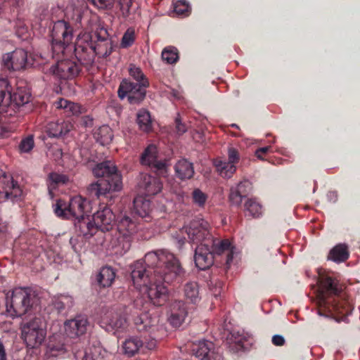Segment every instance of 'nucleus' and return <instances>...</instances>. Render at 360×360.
<instances>
[{
	"label": "nucleus",
	"instance_id": "obj_1",
	"mask_svg": "<svg viewBox=\"0 0 360 360\" xmlns=\"http://www.w3.org/2000/svg\"><path fill=\"white\" fill-rule=\"evenodd\" d=\"M131 269L136 288L144 287L150 302L157 307L169 300L168 289L164 283H172L183 271L178 259L167 250L147 252L144 261L135 262Z\"/></svg>",
	"mask_w": 360,
	"mask_h": 360
},
{
	"label": "nucleus",
	"instance_id": "obj_2",
	"mask_svg": "<svg viewBox=\"0 0 360 360\" xmlns=\"http://www.w3.org/2000/svg\"><path fill=\"white\" fill-rule=\"evenodd\" d=\"M318 314L321 316L332 317L333 314H342L336 321H347V316L352 314L351 303L340 295L342 289L338 281L332 277L320 275L318 281Z\"/></svg>",
	"mask_w": 360,
	"mask_h": 360
},
{
	"label": "nucleus",
	"instance_id": "obj_3",
	"mask_svg": "<svg viewBox=\"0 0 360 360\" xmlns=\"http://www.w3.org/2000/svg\"><path fill=\"white\" fill-rule=\"evenodd\" d=\"M92 172L96 177L101 179L89 185L88 191L91 195L108 198L111 193L122 190V174L112 161L105 160L96 164Z\"/></svg>",
	"mask_w": 360,
	"mask_h": 360
},
{
	"label": "nucleus",
	"instance_id": "obj_4",
	"mask_svg": "<svg viewBox=\"0 0 360 360\" xmlns=\"http://www.w3.org/2000/svg\"><path fill=\"white\" fill-rule=\"evenodd\" d=\"M8 79H0V113L14 116L30 101L31 94L25 87L18 88L13 93Z\"/></svg>",
	"mask_w": 360,
	"mask_h": 360
},
{
	"label": "nucleus",
	"instance_id": "obj_5",
	"mask_svg": "<svg viewBox=\"0 0 360 360\" xmlns=\"http://www.w3.org/2000/svg\"><path fill=\"white\" fill-rule=\"evenodd\" d=\"M34 292L30 288L18 287L13 290L11 297L6 298V311L8 316L20 317L29 313L34 304Z\"/></svg>",
	"mask_w": 360,
	"mask_h": 360
},
{
	"label": "nucleus",
	"instance_id": "obj_6",
	"mask_svg": "<svg viewBox=\"0 0 360 360\" xmlns=\"http://www.w3.org/2000/svg\"><path fill=\"white\" fill-rule=\"evenodd\" d=\"M56 215L63 219H74L88 214L91 210V202L81 195L72 198L67 205L66 203L58 199L53 205Z\"/></svg>",
	"mask_w": 360,
	"mask_h": 360
},
{
	"label": "nucleus",
	"instance_id": "obj_7",
	"mask_svg": "<svg viewBox=\"0 0 360 360\" xmlns=\"http://www.w3.org/2000/svg\"><path fill=\"white\" fill-rule=\"evenodd\" d=\"M135 221L128 216H122L117 224V233L112 243L115 253L123 255L131 248L133 236L137 232Z\"/></svg>",
	"mask_w": 360,
	"mask_h": 360
},
{
	"label": "nucleus",
	"instance_id": "obj_8",
	"mask_svg": "<svg viewBox=\"0 0 360 360\" xmlns=\"http://www.w3.org/2000/svg\"><path fill=\"white\" fill-rule=\"evenodd\" d=\"M51 37L53 57L59 58L68 49H71L70 44L73 39V29L66 21L58 20L53 24Z\"/></svg>",
	"mask_w": 360,
	"mask_h": 360
},
{
	"label": "nucleus",
	"instance_id": "obj_9",
	"mask_svg": "<svg viewBox=\"0 0 360 360\" xmlns=\"http://www.w3.org/2000/svg\"><path fill=\"white\" fill-rule=\"evenodd\" d=\"M22 338L26 345L30 348L40 346L46 335V325L40 317L34 316L21 326Z\"/></svg>",
	"mask_w": 360,
	"mask_h": 360
},
{
	"label": "nucleus",
	"instance_id": "obj_10",
	"mask_svg": "<svg viewBox=\"0 0 360 360\" xmlns=\"http://www.w3.org/2000/svg\"><path fill=\"white\" fill-rule=\"evenodd\" d=\"M180 232L188 236L190 243L197 245L208 243L212 236L210 224L200 217L193 219L188 225L184 226Z\"/></svg>",
	"mask_w": 360,
	"mask_h": 360
},
{
	"label": "nucleus",
	"instance_id": "obj_11",
	"mask_svg": "<svg viewBox=\"0 0 360 360\" xmlns=\"http://www.w3.org/2000/svg\"><path fill=\"white\" fill-rule=\"evenodd\" d=\"M148 86V80H144L141 83H134L129 79H124L120 84L117 94L120 99L122 100L127 97L130 104L139 105L145 99Z\"/></svg>",
	"mask_w": 360,
	"mask_h": 360
},
{
	"label": "nucleus",
	"instance_id": "obj_12",
	"mask_svg": "<svg viewBox=\"0 0 360 360\" xmlns=\"http://www.w3.org/2000/svg\"><path fill=\"white\" fill-rule=\"evenodd\" d=\"M89 326L86 316L78 314L73 319L64 322V330L66 338L69 339L80 349L82 338L86 334Z\"/></svg>",
	"mask_w": 360,
	"mask_h": 360
},
{
	"label": "nucleus",
	"instance_id": "obj_13",
	"mask_svg": "<svg viewBox=\"0 0 360 360\" xmlns=\"http://www.w3.org/2000/svg\"><path fill=\"white\" fill-rule=\"evenodd\" d=\"M84 39H77L74 46L75 56L79 63H89L96 55L97 45H94L93 35L85 34Z\"/></svg>",
	"mask_w": 360,
	"mask_h": 360
},
{
	"label": "nucleus",
	"instance_id": "obj_14",
	"mask_svg": "<svg viewBox=\"0 0 360 360\" xmlns=\"http://www.w3.org/2000/svg\"><path fill=\"white\" fill-rule=\"evenodd\" d=\"M56 65L52 67L53 75L60 79H72L79 75L81 72V63L70 59H60Z\"/></svg>",
	"mask_w": 360,
	"mask_h": 360
},
{
	"label": "nucleus",
	"instance_id": "obj_15",
	"mask_svg": "<svg viewBox=\"0 0 360 360\" xmlns=\"http://www.w3.org/2000/svg\"><path fill=\"white\" fill-rule=\"evenodd\" d=\"M22 193V189L11 176L4 174L0 176V198L17 202Z\"/></svg>",
	"mask_w": 360,
	"mask_h": 360
},
{
	"label": "nucleus",
	"instance_id": "obj_16",
	"mask_svg": "<svg viewBox=\"0 0 360 360\" xmlns=\"http://www.w3.org/2000/svg\"><path fill=\"white\" fill-rule=\"evenodd\" d=\"M27 53L22 49H16L2 56V63L8 70L19 71L27 66Z\"/></svg>",
	"mask_w": 360,
	"mask_h": 360
},
{
	"label": "nucleus",
	"instance_id": "obj_17",
	"mask_svg": "<svg viewBox=\"0 0 360 360\" xmlns=\"http://www.w3.org/2000/svg\"><path fill=\"white\" fill-rule=\"evenodd\" d=\"M209 245L207 243H201L194 250V262L199 270H206L214 264V255Z\"/></svg>",
	"mask_w": 360,
	"mask_h": 360
},
{
	"label": "nucleus",
	"instance_id": "obj_18",
	"mask_svg": "<svg viewBox=\"0 0 360 360\" xmlns=\"http://www.w3.org/2000/svg\"><path fill=\"white\" fill-rule=\"evenodd\" d=\"M252 336L243 330H233L228 336L229 347L234 352L248 349L252 345Z\"/></svg>",
	"mask_w": 360,
	"mask_h": 360
},
{
	"label": "nucleus",
	"instance_id": "obj_19",
	"mask_svg": "<svg viewBox=\"0 0 360 360\" xmlns=\"http://www.w3.org/2000/svg\"><path fill=\"white\" fill-rule=\"evenodd\" d=\"M92 219L95 226H96V230L100 229L105 232L112 228L115 215L109 207L104 206L93 214Z\"/></svg>",
	"mask_w": 360,
	"mask_h": 360
},
{
	"label": "nucleus",
	"instance_id": "obj_20",
	"mask_svg": "<svg viewBox=\"0 0 360 360\" xmlns=\"http://www.w3.org/2000/svg\"><path fill=\"white\" fill-rule=\"evenodd\" d=\"M138 186L140 191L146 195L153 196L162 191V183L160 179L155 176L141 173L139 175Z\"/></svg>",
	"mask_w": 360,
	"mask_h": 360
},
{
	"label": "nucleus",
	"instance_id": "obj_21",
	"mask_svg": "<svg viewBox=\"0 0 360 360\" xmlns=\"http://www.w3.org/2000/svg\"><path fill=\"white\" fill-rule=\"evenodd\" d=\"M207 243L210 244L209 246L212 248L213 255H221L227 252L226 264L227 268H229L233 262L234 255L236 254V248L232 246L228 240H219L214 238L213 236L208 240Z\"/></svg>",
	"mask_w": 360,
	"mask_h": 360
},
{
	"label": "nucleus",
	"instance_id": "obj_22",
	"mask_svg": "<svg viewBox=\"0 0 360 360\" xmlns=\"http://www.w3.org/2000/svg\"><path fill=\"white\" fill-rule=\"evenodd\" d=\"M169 322L174 327H179L187 316L186 304L182 300H174L169 305Z\"/></svg>",
	"mask_w": 360,
	"mask_h": 360
},
{
	"label": "nucleus",
	"instance_id": "obj_23",
	"mask_svg": "<svg viewBox=\"0 0 360 360\" xmlns=\"http://www.w3.org/2000/svg\"><path fill=\"white\" fill-rule=\"evenodd\" d=\"M74 221L75 232L79 236L90 238L97 232L93 219L91 220L89 214L72 219Z\"/></svg>",
	"mask_w": 360,
	"mask_h": 360
},
{
	"label": "nucleus",
	"instance_id": "obj_24",
	"mask_svg": "<svg viewBox=\"0 0 360 360\" xmlns=\"http://www.w3.org/2000/svg\"><path fill=\"white\" fill-rule=\"evenodd\" d=\"M94 36L101 42L105 43V51L101 50V45H97L96 55L102 57H108L113 51V44L111 39L109 38L108 30L103 27H98L94 33Z\"/></svg>",
	"mask_w": 360,
	"mask_h": 360
},
{
	"label": "nucleus",
	"instance_id": "obj_25",
	"mask_svg": "<svg viewBox=\"0 0 360 360\" xmlns=\"http://www.w3.org/2000/svg\"><path fill=\"white\" fill-rule=\"evenodd\" d=\"M103 323L106 325L105 328L108 331L112 332L118 337L127 328V319L118 314L108 316L103 321Z\"/></svg>",
	"mask_w": 360,
	"mask_h": 360
},
{
	"label": "nucleus",
	"instance_id": "obj_26",
	"mask_svg": "<svg viewBox=\"0 0 360 360\" xmlns=\"http://www.w3.org/2000/svg\"><path fill=\"white\" fill-rule=\"evenodd\" d=\"M56 108L63 110L66 116H77L84 112V109L78 103L60 98L53 103Z\"/></svg>",
	"mask_w": 360,
	"mask_h": 360
},
{
	"label": "nucleus",
	"instance_id": "obj_27",
	"mask_svg": "<svg viewBox=\"0 0 360 360\" xmlns=\"http://www.w3.org/2000/svg\"><path fill=\"white\" fill-rule=\"evenodd\" d=\"M72 127V124L66 121L51 122L47 126V134L50 138L63 137L70 132Z\"/></svg>",
	"mask_w": 360,
	"mask_h": 360
},
{
	"label": "nucleus",
	"instance_id": "obj_28",
	"mask_svg": "<svg viewBox=\"0 0 360 360\" xmlns=\"http://www.w3.org/2000/svg\"><path fill=\"white\" fill-rule=\"evenodd\" d=\"M174 171L176 177L181 180L190 179L194 174L193 165L187 159L182 158L175 164Z\"/></svg>",
	"mask_w": 360,
	"mask_h": 360
},
{
	"label": "nucleus",
	"instance_id": "obj_29",
	"mask_svg": "<svg viewBox=\"0 0 360 360\" xmlns=\"http://www.w3.org/2000/svg\"><path fill=\"white\" fill-rule=\"evenodd\" d=\"M115 271L110 266L102 267L96 276V282L101 288H108L112 285L115 278Z\"/></svg>",
	"mask_w": 360,
	"mask_h": 360
},
{
	"label": "nucleus",
	"instance_id": "obj_30",
	"mask_svg": "<svg viewBox=\"0 0 360 360\" xmlns=\"http://www.w3.org/2000/svg\"><path fill=\"white\" fill-rule=\"evenodd\" d=\"M74 303L73 297L68 294L55 295L51 300V305L56 309L58 313L70 309L73 307Z\"/></svg>",
	"mask_w": 360,
	"mask_h": 360
},
{
	"label": "nucleus",
	"instance_id": "obj_31",
	"mask_svg": "<svg viewBox=\"0 0 360 360\" xmlns=\"http://www.w3.org/2000/svg\"><path fill=\"white\" fill-rule=\"evenodd\" d=\"M212 349L213 342L205 340H200L192 345L193 354L200 360H207Z\"/></svg>",
	"mask_w": 360,
	"mask_h": 360
},
{
	"label": "nucleus",
	"instance_id": "obj_32",
	"mask_svg": "<svg viewBox=\"0 0 360 360\" xmlns=\"http://www.w3.org/2000/svg\"><path fill=\"white\" fill-rule=\"evenodd\" d=\"M349 257V253L347 245L345 243H339L330 250L328 259L339 264L345 262Z\"/></svg>",
	"mask_w": 360,
	"mask_h": 360
},
{
	"label": "nucleus",
	"instance_id": "obj_33",
	"mask_svg": "<svg viewBox=\"0 0 360 360\" xmlns=\"http://www.w3.org/2000/svg\"><path fill=\"white\" fill-rule=\"evenodd\" d=\"M123 349L129 356L139 352L143 353V341L137 337H131L124 342Z\"/></svg>",
	"mask_w": 360,
	"mask_h": 360
},
{
	"label": "nucleus",
	"instance_id": "obj_34",
	"mask_svg": "<svg viewBox=\"0 0 360 360\" xmlns=\"http://www.w3.org/2000/svg\"><path fill=\"white\" fill-rule=\"evenodd\" d=\"M94 138L101 146L109 145L113 138V133L108 125H103L94 132Z\"/></svg>",
	"mask_w": 360,
	"mask_h": 360
},
{
	"label": "nucleus",
	"instance_id": "obj_35",
	"mask_svg": "<svg viewBox=\"0 0 360 360\" xmlns=\"http://www.w3.org/2000/svg\"><path fill=\"white\" fill-rule=\"evenodd\" d=\"M213 164L219 174L223 178H231L236 170V165L226 160L216 159Z\"/></svg>",
	"mask_w": 360,
	"mask_h": 360
},
{
	"label": "nucleus",
	"instance_id": "obj_36",
	"mask_svg": "<svg viewBox=\"0 0 360 360\" xmlns=\"http://www.w3.org/2000/svg\"><path fill=\"white\" fill-rule=\"evenodd\" d=\"M184 292L186 298L191 302L195 304L200 300L199 285L196 281H188L184 287Z\"/></svg>",
	"mask_w": 360,
	"mask_h": 360
},
{
	"label": "nucleus",
	"instance_id": "obj_37",
	"mask_svg": "<svg viewBox=\"0 0 360 360\" xmlns=\"http://www.w3.org/2000/svg\"><path fill=\"white\" fill-rule=\"evenodd\" d=\"M136 122L139 128L146 132H148L152 129V120L148 110L141 108L139 110L136 115Z\"/></svg>",
	"mask_w": 360,
	"mask_h": 360
},
{
	"label": "nucleus",
	"instance_id": "obj_38",
	"mask_svg": "<svg viewBox=\"0 0 360 360\" xmlns=\"http://www.w3.org/2000/svg\"><path fill=\"white\" fill-rule=\"evenodd\" d=\"M134 210L136 214L141 217L148 215L150 210V202L143 197L135 198L134 201Z\"/></svg>",
	"mask_w": 360,
	"mask_h": 360
},
{
	"label": "nucleus",
	"instance_id": "obj_39",
	"mask_svg": "<svg viewBox=\"0 0 360 360\" xmlns=\"http://www.w3.org/2000/svg\"><path fill=\"white\" fill-rule=\"evenodd\" d=\"M158 159V148L153 145L148 146L141 155V163L143 165L150 166Z\"/></svg>",
	"mask_w": 360,
	"mask_h": 360
},
{
	"label": "nucleus",
	"instance_id": "obj_40",
	"mask_svg": "<svg viewBox=\"0 0 360 360\" xmlns=\"http://www.w3.org/2000/svg\"><path fill=\"white\" fill-rule=\"evenodd\" d=\"M49 348L51 352H58L59 354H64L68 350H71L75 355L79 351V347H77L75 344H72V342L66 338L65 344H59L56 345L51 342V341L49 343Z\"/></svg>",
	"mask_w": 360,
	"mask_h": 360
},
{
	"label": "nucleus",
	"instance_id": "obj_41",
	"mask_svg": "<svg viewBox=\"0 0 360 360\" xmlns=\"http://www.w3.org/2000/svg\"><path fill=\"white\" fill-rule=\"evenodd\" d=\"M246 216L258 218L262 214V207L255 200L248 199L245 203Z\"/></svg>",
	"mask_w": 360,
	"mask_h": 360
},
{
	"label": "nucleus",
	"instance_id": "obj_42",
	"mask_svg": "<svg viewBox=\"0 0 360 360\" xmlns=\"http://www.w3.org/2000/svg\"><path fill=\"white\" fill-rule=\"evenodd\" d=\"M134 323L139 332L149 331L151 329L150 320L147 313H141L135 316Z\"/></svg>",
	"mask_w": 360,
	"mask_h": 360
},
{
	"label": "nucleus",
	"instance_id": "obj_43",
	"mask_svg": "<svg viewBox=\"0 0 360 360\" xmlns=\"http://www.w3.org/2000/svg\"><path fill=\"white\" fill-rule=\"evenodd\" d=\"M161 56L167 64H174L179 60L178 49L175 46H168L162 50Z\"/></svg>",
	"mask_w": 360,
	"mask_h": 360
},
{
	"label": "nucleus",
	"instance_id": "obj_44",
	"mask_svg": "<svg viewBox=\"0 0 360 360\" xmlns=\"http://www.w3.org/2000/svg\"><path fill=\"white\" fill-rule=\"evenodd\" d=\"M174 11L178 15L188 16L191 12V5L186 0H177L174 3Z\"/></svg>",
	"mask_w": 360,
	"mask_h": 360
},
{
	"label": "nucleus",
	"instance_id": "obj_45",
	"mask_svg": "<svg viewBox=\"0 0 360 360\" xmlns=\"http://www.w3.org/2000/svg\"><path fill=\"white\" fill-rule=\"evenodd\" d=\"M129 73L130 77L135 81L134 83H141L144 80H148L142 70L133 64L129 65Z\"/></svg>",
	"mask_w": 360,
	"mask_h": 360
},
{
	"label": "nucleus",
	"instance_id": "obj_46",
	"mask_svg": "<svg viewBox=\"0 0 360 360\" xmlns=\"http://www.w3.org/2000/svg\"><path fill=\"white\" fill-rule=\"evenodd\" d=\"M34 146V136L28 135L20 141L18 148L21 153H27L33 149Z\"/></svg>",
	"mask_w": 360,
	"mask_h": 360
},
{
	"label": "nucleus",
	"instance_id": "obj_47",
	"mask_svg": "<svg viewBox=\"0 0 360 360\" xmlns=\"http://www.w3.org/2000/svg\"><path fill=\"white\" fill-rule=\"evenodd\" d=\"M135 33L134 30L129 28L124 32L122 36L120 46L122 48L126 49L132 46L135 40Z\"/></svg>",
	"mask_w": 360,
	"mask_h": 360
},
{
	"label": "nucleus",
	"instance_id": "obj_48",
	"mask_svg": "<svg viewBox=\"0 0 360 360\" xmlns=\"http://www.w3.org/2000/svg\"><path fill=\"white\" fill-rule=\"evenodd\" d=\"M167 161L166 160L158 159L149 167L159 175H165L167 173Z\"/></svg>",
	"mask_w": 360,
	"mask_h": 360
},
{
	"label": "nucleus",
	"instance_id": "obj_49",
	"mask_svg": "<svg viewBox=\"0 0 360 360\" xmlns=\"http://www.w3.org/2000/svg\"><path fill=\"white\" fill-rule=\"evenodd\" d=\"M244 198V195H243L236 188H231L229 198L232 205L239 206Z\"/></svg>",
	"mask_w": 360,
	"mask_h": 360
},
{
	"label": "nucleus",
	"instance_id": "obj_50",
	"mask_svg": "<svg viewBox=\"0 0 360 360\" xmlns=\"http://www.w3.org/2000/svg\"><path fill=\"white\" fill-rule=\"evenodd\" d=\"M98 9L108 10L113 7L115 0H88Z\"/></svg>",
	"mask_w": 360,
	"mask_h": 360
},
{
	"label": "nucleus",
	"instance_id": "obj_51",
	"mask_svg": "<svg viewBox=\"0 0 360 360\" xmlns=\"http://www.w3.org/2000/svg\"><path fill=\"white\" fill-rule=\"evenodd\" d=\"M193 202L200 207H202L207 200V195L200 189L196 188L193 191Z\"/></svg>",
	"mask_w": 360,
	"mask_h": 360
},
{
	"label": "nucleus",
	"instance_id": "obj_52",
	"mask_svg": "<svg viewBox=\"0 0 360 360\" xmlns=\"http://www.w3.org/2000/svg\"><path fill=\"white\" fill-rule=\"evenodd\" d=\"M234 188L238 190L244 197H246L252 191V184L248 180H243Z\"/></svg>",
	"mask_w": 360,
	"mask_h": 360
},
{
	"label": "nucleus",
	"instance_id": "obj_53",
	"mask_svg": "<svg viewBox=\"0 0 360 360\" xmlns=\"http://www.w3.org/2000/svg\"><path fill=\"white\" fill-rule=\"evenodd\" d=\"M118 4L122 17L127 18L129 15V11L132 4V0H120Z\"/></svg>",
	"mask_w": 360,
	"mask_h": 360
},
{
	"label": "nucleus",
	"instance_id": "obj_54",
	"mask_svg": "<svg viewBox=\"0 0 360 360\" xmlns=\"http://www.w3.org/2000/svg\"><path fill=\"white\" fill-rule=\"evenodd\" d=\"M49 179L52 184L56 185L58 184H65L68 181V178L66 175L58 174L56 172L50 173L49 175Z\"/></svg>",
	"mask_w": 360,
	"mask_h": 360
},
{
	"label": "nucleus",
	"instance_id": "obj_55",
	"mask_svg": "<svg viewBox=\"0 0 360 360\" xmlns=\"http://www.w3.org/2000/svg\"><path fill=\"white\" fill-rule=\"evenodd\" d=\"M81 236H82L78 235L77 237H72L70 239V244L71 245L73 250L77 253L82 251V249L83 241L82 239L81 238Z\"/></svg>",
	"mask_w": 360,
	"mask_h": 360
},
{
	"label": "nucleus",
	"instance_id": "obj_56",
	"mask_svg": "<svg viewBox=\"0 0 360 360\" xmlns=\"http://www.w3.org/2000/svg\"><path fill=\"white\" fill-rule=\"evenodd\" d=\"M176 131L179 135H182L187 131V127L185 124L181 122L180 115L178 113L175 118Z\"/></svg>",
	"mask_w": 360,
	"mask_h": 360
},
{
	"label": "nucleus",
	"instance_id": "obj_57",
	"mask_svg": "<svg viewBox=\"0 0 360 360\" xmlns=\"http://www.w3.org/2000/svg\"><path fill=\"white\" fill-rule=\"evenodd\" d=\"M239 160L238 153L236 149L233 148H229L228 150V162L235 165Z\"/></svg>",
	"mask_w": 360,
	"mask_h": 360
},
{
	"label": "nucleus",
	"instance_id": "obj_58",
	"mask_svg": "<svg viewBox=\"0 0 360 360\" xmlns=\"http://www.w3.org/2000/svg\"><path fill=\"white\" fill-rule=\"evenodd\" d=\"M272 343L276 346H282L285 344V339L281 335H274L272 337Z\"/></svg>",
	"mask_w": 360,
	"mask_h": 360
},
{
	"label": "nucleus",
	"instance_id": "obj_59",
	"mask_svg": "<svg viewBox=\"0 0 360 360\" xmlns=\"http://www.w3.org/2000/svg\"><path fill=\"white\" fill-rule=\"evenodd\" d=\"M207 360H225L223 355L217 350L214 349L212 350Z\"/></svg>",
	"mask_w": 360,
	"mask_h": 360
},
{
	"label": "nucleus",
	"instance_id": "obj_60",
	"mask_svg": "<svg viewBox=\"0 0 360 360\" xmlns=\"http://www.w3.org/2000/svg\"><path fill=\"white\" fill-rule=\"evenodd\" d=\"M176 246L179 249H181L185 243L186 238L184 236H180L178 233L172 236Z\"/></svg>",
	"mask_w": 360,
	"mask_h": 360
},
{
	"label": "nucleus",
	"instance_id": "obj_61",
	"mask_svg": "<svg viewBox=\"0 0 360 360\" xmlns=\"http://www.w3.org/2000/svg\"><path fill=\"white\" fill-rule=\"evenodd\" d=\"M156 340L155 339H151L148 342H143V353H145V349L152 350L156 347Z\"/></svg>",
	"mask_w": 360,
	"mask_h": 360
},
{
	"label": "nucleus",
	"instance_id": "obj_62",
	"mask_svg": "<svg viewBox=\"0 0 360 360\" xmlns=\"http://www.w3.org/2000/svg\"><path fill=\"white\" fill-rule=\"evenodd\" d=\"M326 197L328 202L335 203L338 200V193L335 191H329L328 192Z\"/></svg>",
	"mask_w": 360,
	"mask_h": 360
},
{
	"label": "nucleus",
	"instance_id": "obj_63",
	"mask_svg": "<svg viewBox=\"0 0 360 360\" xmlns=\"http://www.w3.org/2000/svg\"><path fill=\"white\" fill-rule=\"evenodd\" d=\"M0 360H6V354L4 345L0 340Z\"/></svg>",
	"mask_w": 360,
	"mask_h": 360
},
{
	"label": "nucleus",
	"instance_id": "obj_64",
	"mask_svg": "<svg viewBox=\"0 0 360 360\" xmlns=\"http://www.w3.org/2000/svg\"><path fill=\"white\" fill-rule=\"evenodd\" d=\"M92 122L93 120L90 117L86 116L84 117V124L85 125V127H89L91 125Z\"/></svg>",
	"mask_w": 360,
	"mask_h": 360
}]
</instances>
